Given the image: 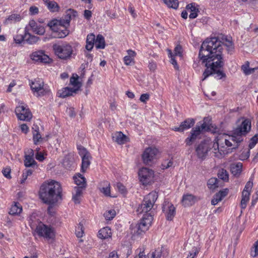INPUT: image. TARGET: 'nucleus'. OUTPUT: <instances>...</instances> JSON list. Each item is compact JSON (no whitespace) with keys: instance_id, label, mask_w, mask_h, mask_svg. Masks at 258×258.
Listing matches in <instances>:
<instances>
[{"instance_id":"nucleus-25","label":"nucleus","mask_w":258,"mask_h":258,"mask_svg":"<svg viewBox=\"0 0 258 258\" xmlns=\"http://www.w3.org/2000/svg\"><path fill=\"white\" fill-rule=\"evenodd\" d=\"M68 26L62 24L59 26L57 31L54 33H55V36L58 38H64L69 34V30L67 29Z\"/></svg>"},{"instance_id":"nucleus-11","label":"nucleus","mask_w":258,"mask_h":258,"mask_svg":"<svg viewBox=\"0 0 258 258\" xmlns=\"http://www.w3.org/2000/svg\"><path fill=\"white\" fill-rule=\"evenodd\" d=\"M159 152L155 147L146 148L142 154L143 161H152L157 158Z\"/></svg>"},{"instance_id":"nucleus-32","label":"nucleus","mask_w":258,"mask_h":258,"mask_svg":"<svg viewBox=\"0 0 258 258\" xmlns=\"http://www.w3.org/2000/svg\"><path fill=\"white\" fill-rule=\"evenodd\" d=\"M186 9L190 11V13L189 15L190 19H195L198 16L199 9L196 7L195 3H191L187 5L186 7Z\"/></svg>"},{"instance_id":"nucleus-27","label":"nucleus","mask_w":258,"mask_h":258,"mask_svg":"<svg viewBox=\"0 0 258 258\" xmlns=\"http://www.w3.org/2000/svg\"><path fill=\"white\" fill-rule=\"evenodd\" d=\"M95 36L93 33L88 34L86 38V48L89 51H91L95 44Z\"/></svg>"},{"instance_id":"nucleus-45","label":"nucleus","mask_w":258,"mask_h":258,"mask_svg":"<svg viewBox=\"0 0 258 258\" xmlns=\"http://www.w3.org/2000/svg\"><path fill=\"white\" fill-rule=\"evenodd\" d=\"M70 83L74 87H77V89H78V90L81 86V84L78 81V76L77 75H76L75 76L73 75L70 78Z\"/></svg>"},{"instance_id":"nucleus-60","label":"nucleus","mask_w":258,"mask_h":258,"mask_svg":"<svg viewBox=\"0 0 258 258\" xmlns=\"http://www.w3.org/2000/svg\"><path fill=\"white\" fill-rule=\"evenodd\" d=\"M116 187L118 189V191H120L121 193L123 194L125 192L126 189L125 186L121 183L118 182L116 183Z\"/></svg>"},{"instance_id":"nucleus-22","label":"nucleus","mask_w":258,"mask_h":258,"mask_svg":"<svg viewBox=\"0 0 258 258\" xmlns=\"http://www.w3.org/2000/svg\"><path fill=\"white\" fill-rule=\"evenodd\" d=\"M78 91V89L66 87L59 91V96L61 98H65L70 96H73V94L76 93Z\"/></svg>"},{"instance_id":"nucleus-33","label":"nucleus","mask_w":258,"mask_h":258,"mask_svg":"<svg viewBox=\"0 0 258 258\" xmlns=\"http://www.w3.org/2000/svg\"><path fill=\"white\" fill-rule=\"evenodd\" d=\"M82 194V188L81 187L75 186L74 187V191L73 192V200L76 204L80 203Z\"/></svg>"},{"instance_id":"nucleus-50","label":"nucleus","mask_w":258,"mask_h":258,"mask_svg":"<svg viewBox=\"0 0 258 258\" xmlns=\"http://www.w3.org/2000/svg\"><path fill=\"white\" fill-rule=\"evenodd\" d=\"M168 55L169 57L171 58L170 62L174 66L175 69H178V66L176 60H175L174 55L172 54V52L171 50L168 49Z\"/></svg>"},{"instance_id":"nucleus-63","label":"nucleus","mask_w":258,"mask_h":258,"mask_svg":"<svg viewBox=\"0 0 258 258\" xmlns=\"http://www.w3.org/2000/svg\"><path fill=\"white\" fill-rule=\"evenodd\" d=\"M31 15H36L38 13V8L35 6H32L29 9Z\"/></svg>"},{"instance_id":"nucleus-31","label":"nucleus","mask_w":258,"mask_h":258,"mask_svg":"<svg viewBox=\"0 0 258 258\" xmlns=\"http://www.w3.org/2000/svg\"><path fill=\"white\" fill-rule=\"evenodd\" d=\"M22 211V206L19 203L15 202L10 208L9 214L12 215H19Z\"/></svg>"},{"instance_id":"nucleus-46","label":"nucleus","mask_w":258,"mask_h":258,"mask_svg":"<svg viewBox=\"0 0 258 258\" xmlns=\"http://www.w3.org/2000/svg\"><path fill=\"white\" fill-rule=\"evenodd\" d=\"M40 149L37 148L35 150V153H34V155L35 156V159L39 161H43L45 160V155L46 154L39 151Z\"/></svg>"},{"instance_id":"nucleus-10","label":"nucleus","mask_w":258,"mask_h":258,"mask_svg":"<svg viewBox=\"0 0 258 258\" xmlns=\"http://www.w3.org/2000/svg\"><path fill=\"white\" fill-rule=\"evenodd\" d=\"M15 113L18 118L21 120L29 121L32 117V114L29 108L22 102L16 107Z\"/></svg>"},{"instance_id":"nucleus-15","label":"nucleus","mask_w":258,"mask_h":258,"mask_svg":"<svg viewBox=\"0 0 258 258\" xmlns=\"http://www.w3.org/2000/svg\"><path fill=\"white\" fill-rule=\"evenodd\" d=\"M195 121L192 118H187L182 121L179 126L174 127L173 130L176 132H182L191 127L195 124Z\"/></svg>"},{"instance_id":"nucleus-53","label":"nucleus","mask_w":258,"mask_h":258,"mask_svg":"<svg viewBox=\"0 0 258 258\" xmlns=\"http://www.w3.org/2000/svg\"><path fill=\"white\" fill-rule=\"evenodd\" d=\"M253 186V179L252 178H250L249 181L246 183L245 185L244 188L243 190L248 191L250 192L251 189Z\"/></svg>"},{"instance_id":"nucleus-54","label":"nucleus","mask_w":258,"mask_h":258,"mask_svg":"<svg viewBox=\"0 0 258 258\" xmlns=\"http://www.w3.org/2000/svg\"><path fill=\"white\" fill-rule=\"evenodd\" d=\"M161 250L158 249L155 250L151 254V257L149 256L148 258H161Z\"/></svg>"},{"instance_id":"nucleus-1","label":"nucleus","mask_w":258,"mask_h":258,"mask_svg":"<svg viewBox=\"0 0 258 258\" xmlns=\"http://www.w3.org/2000/svg\"><path fill=\"white\" fill-rule=\"evenodd\" d=\"M223 45L226 47L228 52L234 49L231 37L227 36L207 38L202 43L198 56L200 61L206 68L202 75V81L215 74L219 79L225 77V74L220 70L224 66Z\"/></svg>"},{"instance_id":"nucleus-21","label":"nucleus","mask_w":258,"mask_h":258,"mask_svg":"<svg viewBox=\"0 0 258 258\" xmlns=\"http://www.w3.org/2000/svg\"><path fill=\"white\" fill-rule=\"evenodd\" d=\"M79 154L82 157V161H89L91 159V156L89 152L82 146H78Z\"/></svg>"},{"instance_id":"nucleus-17","label":"nucleus","mask_w":258,"mask_h":258,"mask_svg":"<svg viewBox=\"0 0 258 258\" xmlns=\"http://www.w3.org/2000/svg\"><path fill=\"white\" fill-rule=\"evenodd\" d=\"M113 140L118 144H124L128 141V138L121 132H117L112 135Z\"/></svg>"},{"instance_id":"nucleus-38","label":"nucleus","mask_w":258,"mask_h":258,"mask_svg":"<svg viewBox=\"0 0 258 258\" xmlns=\"http://www.w3.org/2000/svg\"><path fill=\"white\" fill-rule=\"evenodd\" d=\"M34 151L32 149H28L25 151V161H35Z\"/></svg>"},{"instance_id":"nucleus-44","label":"nucleus","mask_w":258,"mask_h":258,"mask_svg":"<svg viewBox=\"0 0 258 258\" xmlns=\"http://www.w3.org/2000/svg\"><path fill=\"white\" fill-rule=\"evenodd\" d=\"M229 189L228 188H224L220 190L219 192L216 194L215 196H216V198H218V199L221 201L224 197L227 195Z\"/></svg>"},{"instance_id":"nucleus-3","label":"nucleus","mask_w":258,"mask_h":258,"mask_svg":"<svg viewBox=\"0 0 258 258\" xmlns=\"http://www.w3.org/2000/svg\"><path fill=\"white\" fill-rule=\"evenodd\" d=\"M61 192L60 183L52 180L45 182L41 185L39 195L43 203L52 205L61 199Z\"/></svg>"},{"instance_id":"nucleus-34","label":"nucleus","mask_w":258,"mask_h":258,"mask_svg":"<svg viewBox=\"0 0 258 258\" xmlns=\"http://www.w3.org/2000/svg\"><path fill=\"white\" fill-rule=\"evenodd\" d=\"M242 165L240 162L232 163L230 166V170L232 174L236 176L239 175L242 170Z\"/></svg>"},{"instance_id":"nucleus-4","label":"nucleus","mask_w":258,"mask_h":258,"mask_svg":"<svg viewBox=\"0 0 258 258\" xmlns=\"http://www.w3.org/2000/svg\"><path fill=\"white\" fill-rule=\"evenodd\" d=\"M52 49L57 58L63 60L71 59L73 53L72 46L67 42L62 44H54Z\"/></svg>"},{"instance_id":"nucleus-24","label":"nucleus","mask_w":258,"mask_h":258,"mask_svg":"<svg viewBox=\"0 0 258 258\" xmlns=\"http://www.w3.org/2000/svg\"><path fill=\"white\" fill-rule=\"evenodd\" d=\"M100 191L106 197H111L110 195V183L107 181H103L100 183Z\"/></svg>"},{"instance_id":"nucleus-36","label":"nucleus","mask_w":258,"mask_h":258,"mask_svg":"<svg viewBox=\"0 0 258 258\" xmlns=\"http://www.w3.org/2000/svg\"><path fill=\"white\" fill-rule=\"evenodd\" d=\"M105 46V42L104 37L101 34L98 35L95 40V47L97 49H103Z\"/></svg>"},{"instance_id":"nucleus-5","label":"nucleus","mask_w":258,"mask_h":258,"mask_svg":"<svg viewBox=\"0 0 258 258\" xmlns=\"http://www.w3.org/2000/svg\"><path fill=\"white\" fill-rule=\"evenodd\" d=\"M34 234L49 240L54 238L55 230L50 225H45L39 222L36 226Z\"/></svg>"},{"instance_id":"nucleus-12","label":"nucleus","mask_w":258,"mask_h":258,"mask_svg":"<svg viewBox=\"0 0 258 258\" xmlns=\"http://www.w3.org/2000/svg\"><path fill=\"white\" fill-rule=\"evenodd\" d=\"M30 57L33 60L36 62L44 63H49L51 60L50 58L47 55L45 54L44 51L43 50H38L33 52L30 55Z\"/></svg>"},{"instance_id":"nucleus-29","label":"nucleus","mask_w":258,"mask_h":258,"mask_svg":"<svg viewBox=\"0 0 258 258\" xmlns=\"http://www.w3.org/2000/svg\"><path fill=\"white\" fill-rule=\"evenodd\" d=\"M112 235L111 230L108 227H105L101 229L98 232V237L101 239H106L111 237Z\"/></svg>"},{"instance_id":"nucleus-43","label":"nucleus","mask_w":258,"mask_h":258,"mask_svg":"<svg viewBox=\"0 0 258 258\" xmlns=\"http://www.w3.org/2000/svg\"><path fill=\"white\" fill-rule=\"evenodd\" d=\"M15 42L17 44H21L24 41H25V30L24 32L22 34L18 33L14 37Z\"/></svg>"},{"instance_id":"nucleus-52","label":"nucleus","mask_w":258,"mask_h":258,"mask_svg":"<svg viewBox=\"0 0 258 258\" xmlns=\"http://www.w3.org/2000/svg\"><path fill=\"white\" fill-rule=\"evenodd\" d=\"M258 142V134L255 135L250 140V142L249 144V147L251 149L254 147L255 144Z\"/></svg>"},{"instance_id":"nucleus-39","label":"nucleus","mask_w":258,"mask_h":258,"mask_svg":"<svg viewBox=\"0 0 258 258\" xmlns=\"http://www.w3.org/2000/svg\"><path fill=\"white\" fill-rule=\"evenodd\" d=\"M218 177L223 180L224 181L227 182L229 180V175L227 171L224 169H221L218 173Z\"/></svg>"},{"instance_id":"nucleus-37","label":"nucleus","mask_w":258,"mask_h":258,"mask_svg":"<svg viewBox=\"0 0 258 258\" xmlns=\"http://www.w3.org/2000/svg\"><path fill=\"white\" fill-rule=\"evenodd\" d=\"M257 68H250L248 61L241 66V70L245 75H249L253 73Z\"/></svg>"},{"instance_id":"nucleus-28","label":"nucleus","mask_w":258,"mask_h":258,"mask_svg":"<svg viewBox=\"0 0 258 258\" xmlns=\"http://www.w3.org/2000/svg\"><path fill=\"white\" fill-rule=\"evenodd\" d=\"M43 2L50 12H58L59 10V7L55 2L50 1L49 0H43Z\"/></svg>"},{"instance_id":"nucleus-13","label":"nucleus","mask_w":258,"mask_h":258,"mask_svg":"<svg viewBox=\"0 0 258 258\" xmlns=\"http://www.w3.org/2000/svg\"><path fill=\"white\" fill-rule=\"evenodd\" d=\"M153 220V217L150 214L144 215L139 224L138 230L143 232L148 230L151 225Z\"/></svg>"},{"instance_id":"nucleus-59","label":"nucleus","mask_w":258,"mask_h":258,"mask_svg":"<svg viewBox=\"0 0 258 258\" xmlns=\"http://www.w3.org/2000/svg\"><path fill=\"white\" fill-rule=\"evenodd\" d=\"M45 32L44 27L42 26L39 25L37 28L36 31L35 33L38 35H43Z\"/></svg>"},{"instance_id":"nucleus-42","label":"nucleus","mask_w":258,"mask_h":258,"mask_svg":"<svg viewBox=\"0 0 258 258\" xmlns=\"http://www.w3.org/2000/svg\"><path fill=\"white\" fill-rule=\"evenodd\" d=\"M218 180L216 178H211L207 182L208 187L211 189H214L218 187Z\"/></svg>"},{"instance_id":"nucleus-51","label":"nucleus","mask_w":258,"mask_h":258,"mask_svg":"<svg viewBox=\"0 0 258 258\" xmlns=\"http://www.w3.org/2000/svg\"><path fill=\"white\" fill-rule=\"evenodd\" d=\"M11 169L10 167H6L2 170V173L4 176L8 179H11Z\"/></svg>"},{"instance_id":"nucleus-8","label":"nucleus","mask_w":258,"mask_h":258,"mask_svg":"<svg viewBox=\"0 0 258 258\" xmlns=\"http://www.w3.org/2000/svg\"><path fill=\"white\" fill-rule=\"evenodd\" d=\"M216 141H217V137H216ZM216 145L217 141H216V143H214V144H213L211 141L208 140L201 142L196 148V152L199 158L204 159L210 149H212V152L211 153L212 156L215 157L214 155L213 150L214 149V146L215 148H217ZM215 157H216V156H215ZM217 158L219 159L217 157Z\"/></svg>"},{"instance_id":"nucleus-56","label":"nucleus","mask_w":258,"mask_h":258,"mask_svg":"<svg viewBox=\"0 0 258 258\" xmlns=\"http://www.w3.org/2000/svg\"><path fill=\"white\" fill-rule=\"evenodd\" d=\"M174 55L181 56H182V47L180 45H177L174 50Z\"/></svg>"},{"instance_id":"nucleus-48","label":"nucleus","mask_w":258,"mask_h":258,"mask_svg":"<svg viewBox=\"0 0 258 258\" xmlns=\"http://www.w3.org/2000/svg\"><path fill=\"white\" fill-rule=\"evenodd\" d=\"M76 236L79 237L81 238L83 237L84 234V230H83V225L81 224H79L78 226L76 228Z\"/></svg>"},{"instance_id":"nucleus-55","label":"nucleus","mask_w":258,"mask_h":258,"mask_svg":"<svg viewBox=\"0 0 258 258\" xmlns=\"http://www.w3.org/2000/svg\"><path fill=\"white\" fill-rule=\"evenodd\" d=\"M253 248L251 251V255L255 257L258 255V240L254 243Z\"/></svg>"},{"instance_id":"nucleus-61","label":"nucleus","mask_w":258,"mask_h":258,"mask_svg":"<svg viewBox=\"0 0 258 258\" xmlns=\"http://www.w3.org/2000/svg\"><path fill=\"white\" fill-rule=\"evenodd\" d=\"M249 200V199L242 197L240 206H241V208L242 209H244L246 208L247 203L248 202Z\"/></svg>"},{"instance_id":"nucleus-64","label":"nucleus","mask_w":258,"mask_h":258,"mask_svg":"<svg viewBox=\"0 0 258 258\" xmlns=\"http://www.w3.org/2000/svg\"><path fill=\"white\" fill-rule=\"evenodd\" d=\"M84 17L87 20H90L92 17V12L90 10H85L84 13Z\"/></svg>"},{"instance_id":"nucleus-7","label":"nucleus","mask_w":258,"mask_h":258,"mask_svg":"<svg viewBox=\"0 0 258 258\" xmlns=\"http://www.w3.org/2000/svg\"><path fill=\"white\" fill-rule=\"evenodd\" d=\"M139 179L143 185H151L155 181L154 171L148 167H142L138 171Z\"/></svg>"},{"instance_id":"nucleus-47","label":"nucleus","mask_w":258,"mask_h":258,"mask_svg":"<svg viewBox=\"0 0 258 258\" xmlns=\"http://www.w3.org/2000/svg\"><path fill=\"white\" fill-rule=\"evenodd\" d=\"M116 215V212L114 210H110L104 214V216L107 220H112Z\"/></svg>"},{"instance_id":"nucleus-6","label":"nucleus","mask_w":258,"mask_h":258,"mask_svg":"<svg viewBox=\"0 0 258 258\" xmlns=\"http://www.w3.org/2000/svg\"><path fill=\"white\" fill-rule=\"evenodd\" d=\"M158 198V194L155 191H152L147 195L143 200V203L137 209V212L140 213H147L153 208V206Z\"/></svg>"},{"instance_id":"nucleus-18","label":"nucleus","mask_w":258,"mask_h":258,"mask_svg":"<svg viewBox=\"0 0 258 258\" xmlns=\"http://www.w3.org/2000/svg\"><path fill=\"white\" fill-rule=\"evenodd\" d=\"M77 16V12L72 9H69L66 12V14L64 19H61L62 24L69 26L70 25V20Z\"/></svg>"},{"instance_id":"nucleus-16","label":"nucleus","mask_w":258,"mask_h":258,"mask_svg":"<svg viewBox=\"0 0 258 258\" xmlns=\"http://www.w3.org/2000/svg\"><path fill=\"white\" fill-rule=\"evenodd\" d=\"M201 134L198 126L193 128L191 131L190 136L187 137L185 141L186 145L189 146L194 143Z\"/></svg>"},{"instance_id":"nucleus-26","label":"nucleus","mask_w":258,"mask_h":258,"mask_svg":"<svg viewBox=\"0 0 258 258\" xmlns=\"http://www.w3.org/2000/svg\"><path fill=\"white\" fill-rule=\"evenodd\" d=\"M39 37L32 35L29 33L27 27L25 28V41L29 44H34L39 40Z\"/></svg>"},{"instance_id":"nucleus-14","label":"nucleus","mask_w":258,"mask_h":258,"mask_svg":"<svg viewBox=\"0 0 258 258\" xmlns=\"http://www.w3.org/2000/svg\"><path fill=\"white\" fill-rule=\"evenodd\" d=\"M163 211L166 215L167 219L171 220L175 214V208L171 203L165 202L163 205Z\"/></svg>"},{"instance_id":"nucleus-30","label":"nucleus","mask_w":258,"mask_h":258,"mask_svg":"<svg viewBox=\"0 0 258 258\" xmlns=\"http://www.w3.org/2000/svg\"><path fill=\"white\" fill-rule=\"evenodd\" d=\"M209 120L208 118L205 117L203 122H199V124L196 126L199 127L200 132L201 133L210 130V123H209Z\"/></svg>"},{"instance_id":"nucleus-2","label":"nucleus","mask_w":258,"mask_h":258,"mask_svg":"<svg viewBox=\"0 0 258 258\" xmlns=\"http://www.w3.org/2000/svg\"><path fill=\"white\" fill-rule=\"evenodd\" d=\"M250 129L251 121L245 119L233 130L231 136L225 134H219L216 145L217 148L214 147V155L218 158H222L231 152L230 149H227L228 147H232V149H236L239 144L243 141V137L249 132Z\"/></svg>"},{"instance_id":"nucleus-9","label":"nucleus","mask_w":258,"mask_h":258,"mask_svg":"<svg viewBox=\"0 0 258 258\" xmlns=\"http://www.w3.org/2000/svg\"><path fill=\"white\" fill-rule=\"evenodd\" d=\"M29 85L33 93L36 96H44L49 92V90L44 86V82L41 79L29 81Z\"/></svg>"},{"instance_id":"nucleus-57","label":"nucleus","mask_w":258,"mask_h":258,"mask_svg":"<svg viewBox=\"0 0 258 258\" xmlns=\"http://www.w3.org/2000/svg\"><path fill=\"white\" fill-rule=\"evenodd\" d=\"M137 255L135 256V258H146V255L144 250L141 249H138L136 251Z\"/></svg>"},{"instance_id":"nucleus-49","label":"nucleus","mask_w":258,"mask_h":258,"mask_svg":"<svg viewBox=\"0 0 258 258\" xmlns=\"http://www.w3.org/2000/svg\"><path fill=\"white\" fill-rule=\"evenodd\" d=\"M21 20V16L18 14H12L6 20V22H18Z\"/></svg>"},{"instance_id":"nucleus-23","label":"nucleus","mask_w":258,"mask_h":258,"mask_svg":"<svg viewBox=\"0 0 258 258\" xmlns=\"http://www.w3.org/2000/svg\"><path fill=\"white\" fill-rule=\"evenodd\" d=\"M127 55L125 56L123 58V60L125 64L127 66L131 65L134 63V58L136 55V53L135 51L131 49L127 50Z\"/></svg>"},{"instance_id":"nucleus-19","label":"nucleus","mask_w":258,"mask_h":258,"mask_svg":"<svg viewBox=\"0 0 258 258\" xmlns=\"http://www.w3.org/2000/svg\"><path fill=\"white\" fill-rule=\"evenodd\" d=\"M197 200L196 197L191 194L184 195L182 197V203L184 207L191 206Z\"/></svg>"},{"instance_id":"nucleus-40","label":"nucleus","mask_w":258,"mask_h":258,"mask_svg":"<svg viewBox=\"0 0 258 258\" xmlns=\"http://www.w3.org/2000/svg\"><path fill=\"white\" fill-rule=\"evenodd\" d=\"M74 181L77 185L81 186L80 187L82 188L86 182L85 177L80 174H79L77 176L74 177Z\"/></svg>"},{"instance_id":"nucleus-62","label":"nucleus","mask_w":258,"mask_h":258,"mask_svg":"<svg viewBox=\"0 0 258 258\" xmlns=\"http://www.w3.org/2000/svg\"><path fill=\"white\" fill-rule=\"evenodd\" d=\"M149 99V95L148 94H143L140 96V100L144 103H146Z\"/></svg>"},{"instance_id":"nucleus-41","label":"nucleus","mask_w":258,"mask_h":258,"mask_svg":"<svg viewBox=\"0 0 258 258\" xmlns=\"http://www.w3.org/2000/svg\"><path fill=\"white\" fill-rule=\"evenodd\" d=\"M164 3L170 8L177 9L178 7V0H163Z\"/></svg>"},{"instance_id":"nucleus-20","label":"nucleus","mask_w":258,"mask_h":258,"mask_svg":"<svg viewBox=\"0 0 258 258\" xmlns=\"http://www.w3.org/2000/svg\"><path fill=\"white\" fill-rule=\"evenodd\" d=\"M33 140L34 144L37 145L42 141L41 135L39 133V127L37 125L33 124L32 127Z\"/></svg>"},{"instance_id":"nucleus-35","label":"nucleus","mask_w":258,"mask_h":258,"mask_svg":"<svg viewBox=\"0 0 258 258\" xmlns=\"http://www.w3.org/2000/svg\"><path fill=\"white\" fill-rule=\"evenodd\" d=\"M62 24V22L60 20L53 19L50 21L47 24L50 29L54 32L58 30V28Z\"/></svg>"},{"instance_id":"nucleus-58","label":"nucleus","mask_w":258,"mask_h":258,"mask_svg":"<svg viewBox=\"0 0 258 258\" xmlns=\"http://www.w3.org/2000/svg\"><path fill=\"white\" fill-rule=\"evenodd\" d=\"M199 251L196 247L192 248L191 252H189L187 258H196Z\"/></svg>"}]
</instances>
